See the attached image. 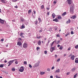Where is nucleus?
<instances>
[{
  "mask_svg": "<svg viewBox=\"0 0 78 78\" xmlns=\"http://www.w3.org/2000/svg\"><path fill=\"white\" fill-rule=\"evenodd\" d=\"M74 9V4H72L70 5V13L72 14H73V9Z\"/></svg>",
  "mask_w": 78,
  "mask_h": 78,
  "instance_id": "f257e3e1",
  "label": "nucleus"
},
{
  "mask_svg": "<svg viewBox=\"0 0 78 78\" xmlns=\"http://www.w3.org/2000/svg\"><path fill=\"white\" fill-rule=\"evenodd\" d=\"M18 42H17V45H19V46H20L22 45V38H18Z\"/></svg>",
  "mask_w": 78,
  "mask_h": 78,
  "instance_id": "f03ea898",
  "label": "nucleus"
},
{
  "mask_svg": "<svg viewBox=\"0 0 78 78\" xmlns=\"http://www.w3.org/2000/svg\"><path fill=\"white\" fill-rule=\"evenodd\" d=\"M14 61H15V60H13L9 61V62H8L9 64L8 65V66H10L12 64V63H13V62H14Z\"/></svg>",
  "mask_w": 78,
  "mask_h": 78,
  "instance_id": "7ed1b4c3",
  "label": "nucleus"
},
{
  "mask_svg": "<svg viewBox=\"0 0 78 78\" xmlns=\"http://www.w3.org/2000/svg\"><path fill=\"white\" fill-rule=\"evenodd\" d=\"M24 70V68H23V66H22L21 68H20V69H19V71H20L21 72H23Z\"/></svg>",
  "mask_w": 78,
  "mask_h": 78,
  "instance_id": "20e7f679",
  "label": "nucleus"
},
{
  "mask_svg": "<svg viewBox=\"0 0 78 78\" xmlns=\"http://www.w3.org/2000/svg\"><path fill=\"white\" fill-rule=\"evenodd\" d=\"M55 50V46H54L53 47H51L50 49V51L51 52H53V51H54V50Z\"/></svg>",
  "mask_w": 78,
  "mask_h": 78,
  "instance_id": "39448f33",
  "label": "nucleus"
},
{
  "mask_svg": "<svg viewBox=\"0 0 78 78\" xmlns=\"http://www.w3.org/2000/svg\"><path fill=\"white\" fill-rule=\"evenodd\" d=\"M39 65V62H37L36 63L34 66V67H38Z\"/></svg>",
  "mask_w": 78,
  "mask_h": 78,
  "instance_id": "423d86ee",
  "label": "nucleus"
},
{
  "mask_svg": "<svg viewBox=\"0 0 78 78\" xmlns=\"http://www.w3.org/2000/svg\"><path fill=\"white\" fill-rule=\"evenodd\" d=\"M28 46V44L26 43H24L23 44V48H27Z\"/></svg>",
  "mask_w": 78,
  "mask_h": 78,
  "instance_id": "0eeeda50",
  "label": "nucleus"
},
{
  "mask_svg": "<svg viewBox=\"0 0 78 78\" xmlns=\"http://www.w3.org/2000/svg\"><path fill=\"white\" fill-rule=\"evenodd\" d=\"M67 2L68 5H71L72 4V0H67Z\"/></svg>",
  "mask_w": 78,
  "mask_h": 78,
  "instance_id": "6e6552de",
  "label": "nucleus"
},
{
  "mask_svg": "<svg viewBox=\"0 0 78 78\" xmlns=\"http://www.w3.org/2000/svg\"><path fill=\"white\" fill-rule=\"evenodd\" d=\"M53 21L54 22H59V20L57 19V18H55V19L53 20Z\"/></svg>",
  "mask_w": 78,
  "mask_h": 78,
  "instance_id": "1a4fd4ad",
  "label": "nucleus"
},
{
  "mask_svg": "<svg viewBox=\"0 0 78 78\" xmlns=\"http://www.w3.org/2000/svg\"><path fill=\"white\" fill-rule=\"evenodd\" d=\"M75 55H72V56H71V59H72V60H74V59H75Z\"/></svg>",
  "mask_w": 78,
  "mask_h": 78,
  "instance_id": "9d476101",
  "label": "nucleus"
},
{
  "mask_svg": "<svg viewBox=\"0 0 78 78\" xmlns=\"http://www.w3.org/2000/svg\"><path fill=\"white\" fill-rule=\"evenodd\" d=\"M66 14H67V12H65L63 14H62V16H66Z\"/></svg>",
  "mask_w": 78,
  "mask_h": 78,
  "instance_id": "9b49d317",
  "label": "nucleus"
},
{
  "mask_svg": "<svg viewBox=\"0 0 78 78\" xmlns=\"http://www.w3.org/2000/svg\"><path fill=\"white\" fill-rule=\"evenodd\" d=\"M0 22L1 23H4V20L0 18Z\"/></svg>",
  "mask_w": 78,
  "mask_h": 78,
  "instance_id": "f8f14e48",
  "label": "nucleus"
},
{
  "mask_svg": "<svg viewBox=\"0 0 78 78\" xmlns=\"http://www.w3.org/2000/svg\"><path fill=\"white\" fill-rule=\"evenodd\" d=\"M23 34H24L22 33H20V36L21 37H24V36H23Z\"/></svg>",
  "mask_w": 78,
  "mask_h": 78,
  "instance_id": "ddd939ff",
  "label": "nucleus"
},
{
  "mask_svg": "<svg viewBox=\"0 0 78 78\" xmlns=\"http://www.w3.org/2000/svg\"><path fill=\"white\" fill-rule=\"evenodd\" d=\"M52 16L53 19H55V17H56L55 14V13H53L52 14Z\"/></svg>",
  "mask_w": 78,
  "mask_h": 78,
  "instance_id": "4468645a",
  "label": "nucleus"
},
{
  "mask_svg": "<svg viewBox=\"0 0 78 78\" xmlns=\"http://www.w3.org/2000/svg\"><path fill=\"white\" fill-rule=\"evenodd\" d=\"M75 63H78V58H76L75 60Z\"/></svg>",
  "mask_w": 78,
  "mask_h": 78,
  "instance_id": "2eb2a0df",
  "label": "nucleus"
},
{
  "mask_svg": "<svg viewBox=\"0 0 78 78\" xmlns=\"http://www.w3.org/2000/svg\"><path fill=\"white\" fill-rule=\"evenodd\" d=\"M71 21L70 20H68L67 21L66 23H67V24H68V23H70Z\"/></svg>",
  "mask_w": 78,
  "mask_h": 78,
  "instance_id": "dca6fc26",
  "label": "nucleus"
},
{
  "mask_svg": "<svg viewBox=\"0 0 78 78\" xmlns=\"http://www.w3.org/2000/svg\"><path fill=\"white\" fill-rule=\"evenodd\" d=\"M57 19L58 20H61V19H62V17L61 16H58L57 17Z\"/></svg>",
  "mask_w": 78,
  "mask_h": 78,
  "instance_id": "f3484780",
  "label": "nucleus"
},
{
  "mask_svg": "<svg viewBox=\"0 0 78 78\" xmlns=\"http://www.w3.org/2000/svg\"><path fill=\"white\" fill-rule=\"evenodd\" d=\"M37 44L38 45H41V41H38Z\"/></svg>",
  "mask_w": 78,
  "mask_h": 78,
  "instance_id": "a211bd4d",
  "label": "nucleus"
},
{
  "mask_svg": "<svg viewBox=\"0 0 78 78\" xmlns=\"http://www.w3.org/2000/svg\"><path fill=\"white\" fill-rule=\"evenodd\" d=\"M55 42V41H54L53 42H52L51 43V47H53V45L54 43Z\"/></svg>",
  "mask_w": 78,
  "mask_h": 78,
  "instance_id": "6ab92c4d",
  "label": "nucleus"
},
{
  "mask_svg": "<svg viewBox=\"0 0 78 78\" xmlns=\"http://www.w3.org/2000/svg\"><path fill=\"white\" fill-rule=\"evenodd\" d=\"M25 26H24V25L23 24V25L21 26V29H23L24 28H25Z\"/></svg>",
  "mask_w": 78,
  "mask_h": 78,
  "instance_id": "aec40b11",
  "label": "nucleus"
},
{
  "mask_svg": "<svg viewBox=\"0 0 78 78\" xmlns=\"http://www.w3.org/2000/svg\"><path fill=\"white\" fill-rule=\"evenodd\" d=\"M60 71V70L59 69H57V70H56L55 71V73H59V72Z\"/></svg>",
  "mask_w": 78,
  "mask_h": 78,
  "instance_id": "412c9836",
  "label": "nucleus"
},
{
  "mask_svg": "<svg viewBox=\"0 0 78 78\" xmlns=\"http://www.w3.org/2000/svg\"><path fill=\"white\" fill-rule=\"evenodd\" d=\"M76 17V16H74L71 17V19H74Z\"/></svg>",
  "mask_w": 78,
  "mask_h": 78,
  "instance_id": "4be33fe9",
  "label": "nucleus"
},
{
  "mask_svg": "<svg viewBox=\"0 0 78 78\" xmlns=\"http://www.w3.org/2000/svg\"><path fill=\"white\" fill-rule=\"evenodd\" d=\"M40 74L41 75H44V74H45V72H41L40 73Z\"/></svg>",
  "mask_w": 78,
  "mask_h": 78,
  "instance_id": "5701e85b",
  "label": "nucleus"
},
{
  "mask_svg": "<svg viewBox=\"0 0 78 78\" xmlns=\"http://www.w3.org/2000/svg\"><path fill=\"white\" fill-rule=\"evenodd\" d=\"M20 20L22 21V22H24V21H25V20H24V19L22 18H20Z\"/></svg>",
  "mask_w": 78,
  "mask_h": 78,
  "instance_id": "b1692460",
  "label": "nucleus"
},
{
  "mask_svg": "<svg viewBox=\"0 0 78 78\" xmlns=\"http://www.w3.org/2000/svg\"><path fill=\"white\" fill-rule=\"evenodd\" d=\"M75 70H76V68H74L72 69V72H74Z\"/></svg>",
  "mask_w": 78,
  "mask_h": 78,
  "instance_id": "393cba45",
  "label": "nucleus"
},
{
  "mask_svg": "<svg viewBox=\"0 0 78 78\" xmlns=\"http://www.w3.org/2000/svg\"><path fill=\"white\" fill-rule=\"evenodd\" d=\"M63 48V47H62V46H60V47L59 49V50H62Z\"/></svg>",
  "mask_w": 78,
  "mask_h": 78,
  "instance_id": "a878e982",
  "label": "nucleus"
},
{
  "mask_svg": "<svg viewBox=\"0 0 78 78\" xmlns=\"http://www.w3.org/2000/svg\"><path fill=\"white\" fill-rule=\"evenodd\" d=\"M77 75H78V74L76 73L75 75H74V78H76V76H77Z\"/></svg>",
  "mask_w": 78,
  "mask_h": 78,
  "instance_id": "bb28decb",
  "label": "nucleus"
},
{
  "mask_svg": "<svg viewBox=\"0 0 78 78\" xmlns=\"http://www.w3.org/2000/svg\"><path fill=\"white\" fill-rule=\"evenodd\" d=\"M41 9H44V5H41Z\"/></svg>",
  "mask_w": 78,
  "mask_h": 78,
  "instance_id": "cd10ccee",
  "label": "nucleus"
},
{
  "mask_svg": "<svg viewBox=\"0 0 78 78\" xmlns=\"http://www.w3.org/2000/svg\"><path fill=\"white\" fill-rule=\"evenodd\" d=\"M3 66H4V64H1L0 65V67H1L2 68V67H3Z\"/></svg>",
  "mask_w": 78,
  "mask_h": 78,
  "instance_id": "c85d7f7f",
  "label": "nucleus"
},
{
  "mask_svg": "<svg viewBox=\"0 0 78 78\" xmlns=\"http://www.w3.org/2000/svg\"><path fill=\"white\" fill-rule=\"evenodd\" d=\"M15 63L16 64H18V62H17V60H16L15 62Z\"/></svg>",
  "mask_w": 78,
  "mask_h": 78,
  "instance_id": "c756f323",
  "label": "nucleus"
},
{
  "mask_svg": "<svg viewBox=\"0 0 78 78\" xmlns=\"http://www.w3.org/2000/svg\"><path fill=\"white\" fill-rule=\"evenodd\" d=\"M75 48H78V45H76L75 47Z\"/></svg>",
  "mask_w": 78,
  "mask_h": 78,
  "instance_id": "7c9ffc66",
  "label": "nucleus"
},
{
  "mask_svg": "<svg viewBox=\"0 0 78 78\" xmlns=\"http://www.w3.org/2000/svg\"><path fill=\"white\" fill-rule=\"evenodd\" d=\"M1 2H2V3H4L5 2V0H1Z\"/></svg>",
  "mask_w": 78,
  "mask_h": 78,
  "instance_id": "2f4dec72",
  "label": "nucleus"
},
{
  "mask_svg": "<svg viewBox=\"0 0 78 78\" xmlns=\"http://www.w3.org/2000/svg\"><path fill=\"white\" fill-rule=\"evenodd\" d=\"M23 63H24V64H25V65L27 64V62L26 61H24L23 62Z\"/></svg>",
  "mask_w": 78,
  "mask_h": 78,
  "instance_id": "473e14b6",
  "label": "nucleus"
},
{
  "mask_svg": "<svg viewBox=\"0 0 78 78\" xmlns=\"http://www.w3.org/2000/svg\"><path fill=\"white\" fill-rule=\"evenodd\" d=\"M30 12H31V10H29L28 11V13L30 14Z\"/></svg>",
  "mask_w": 78,
  "mask_h": 78,
  "instance_id": "72a5a7b5",
  "label": "nucleus"
},
{
  "mask_svg": "<svg viewBox=\"0 0 78 78\" xmlns=\"http://www.w3.org/2000/svg\"><path fill=\"white\" fill-rule=\"evenodd\" d=\"M29 66L30 68H32V66H31V65L29 64Z\"/></svg>",
  "mask_w": 78,
  "mask_h": 78,
  "instance_id": "f704fd0d",
  "label": "nucleus"
},
{
  "mask_svg": "<svg viewBox=\"0 0 78 78\" xmlns=\"http://www.w3.org/2000/svg\"><path fill=\"white\" fill-rule=\"evenodd\" d=\"M17 1V0H12V2H16Z\"/></svg>",
  "mask_w": 78,
  "mask_h": 78,
  "instance_id": "c9c22d12",
  "label": "nucleus"
},
{
  "mask_svg": "<svg viewBox=\"0 0 78 78\" xmlns=\"http://www.w3.org/2000/svg\"><path fill=\"white\" fill-rule=\"evenodd\" d=\"M60 58H58V59L57 60V62H59V61H60Z\"/></svg>",
  "mask_w": 78,
  "mask_h": 78,
  "instance_id": "e433bc0d",
  "label": "nucleus"
},
{
  "mask_svg": "<svg viewBox=\"0 0 78 78\" xmlns=\"http://www.w3.org/2000/svg\"><path fill=\"white\" fill-rule=\"evenodd\" d=\"M60 43V41H57V44H59Z\"/></svg>",
  "mask_w": 78,
  "mask_h": 78,
  "instance_id": "4c0bfd02",
  "label": "nucleus"
},
{
  "mask_svg": "<svg viewBox=\"0 0 78 78\" xmlns=\"http://www.w3.org/2000/svg\"><path fill=\"white\" fill-rule=\"evenodd\" d=\"M41 36H40L39 37H37V39H40L41 38Z\"/></svg>",
  "mask_w": 78,
  "mask_h": 78,
  "instance_id": "58836bf2",
  "label": "nucleus"
},
{
  "mask_svg": "<svg viewBox=\"0 0 78 78\" xmlns=\"http://www.w3.org/2000/svg\"><path fill=\"white\" fill-rule=\"evenodd\" d=\"M69 34V33H67L65 35V37H67V36H68V35Z\"/></svg>",
  "mask_w": 78,
  "mask_h": 78,
  "instance_id": "ea45409f",
  "label": "nucleus"
},
{
  "mask_svg": "<svg viewBox=\"0 0 78 78\" xmlns=\"http://www.w3.org/2000/svg\"><path fill=\"white\" fill-rule=\"evenodd\" d=\"M40 49V48H39V47H37V51H38V50H39V49Z\"/></svg>",
  "mask_w": 78,
  "mask_h": 78,
  "instance_id": "a19ab883",
  "label": "nucleus"
},
{
  "mask_svg": "<svg viewBox=\"0 0 78 78\" xmlns=\"http://www.w3.org/2000/svg\"><path fill=\"white\" fill-rule=\"evenodd\" d=\"M38 20H39V22H41V18H38Z\"/></svg>",
  "mask_w": 78,
  "mask_h": 78,
  "instance_id": "79ce46f5",
  "label": "nucleus"
},
{
  "mask_svg": "<svg viewBox=\"0 0 78 78\" xmlns=\"http://www.w3.org/2000/svg\"><path fill=\"white\" fill-rule=\"evenodd\" d=\"M47 70V71H48V72H50V69L49 68H48Z\"/></svg>",
  "mask_w": 78,
  "mask_h": 78,
  "instance_id": "37998d69",
  "label": "nucleus"
},
{
  "mask_svg": "<svg viewBox=\"0 0 78 78\" xmlns=\"http://www.w3.org/2000/svg\"><path fill=\"white\" fill-rule=\"evenodd\" d=\"M55 31H56V30H57V29L58 28V27H55Z\"/></svg>",
  "mask_w": 78,
  "mask_h": 78,
  "instance_id": "c03bdc74",
  "label": "nucleus"
},
{
  "mask_svg": "<svg viewBox=\"0 0 78 78\" xmlns=\"http://www.w3.org/2000/svg\"><path fill=\"white\" fill-rule=\"evenodd\" d=\"M47 14L48 15V16H49V15H50V12H48Z\"/></svg>",
  "mask_w": 78,
  "mask_h": 78,
  "instance_id": "a18cd8bd",
  "label": "nucleus"
},
{
  "mask_svg": "<svg viewBox=\"0 0 78 78\" xmlns=\"http://www.w3.org/2000/svg\"><path fill=\"white\" fill-rule=\"evenodd\" d=\"M56 78H61L60 77H58L57 75H56L55 76Z\"/></svg>",
  "mask_w": 78,
  "mask_h": 78,
  "instance_id": "49530a36",
  "label": "nucleus"
},
{
  "mask_svg": "<svg viewBox=\"0 0 78 78\" xmlns=\"http://www.w3.org/2000/svg\"><path fill=\"white\" fill-rule=\"evenodd\" d=\"M70 74V72H68L66 73V75H69Z\"/></svg>",
  "mask_w": 78,
  "mask_h": 78,
  "instance_id": "de8ad7c7",
  "label": "nucleus"
},
{
  "mask_svg": "<svg viewBox=\"0 0 78 78\" xmlns=\"http://www.w3.org/2000/svg\"><path fill=\"white\" fill-rule=\"evenodd\" d=\"M71 34H73V32L72 31L71 32Z\"/></svg>",
  "mask_w": 78,
  "mask_h": 78,
  "instance_id": "09e8293b",
  "label": "nucleus"
},
{
  "mask_svg": "<svg viewBox=\"0 0 78 78\" xmlns=\"http://www.w3.org/2000/svg\"><path fill=\"white\" fill-rule=\"evenodd\" d=\"M12 71H15V69L12 68Z\"/></svg>",
  "mask_w": 78,
  "mask_h": 78,
  "instance_id": "8fccbe9b",
  "label": "nucleus"
},
{
  "mask_svg": "<svg viewBox=\"0 0 78 78\" xmlns=\"http://www.w3.org/2000/svg\"><path fill=\"white\" fill-rule=\"evenodd\" d=\"M44 54H47V51H44Z\"/></svg>",
  "mask_w": 78,
  "mask_h": 78,
  "instance_id": "3c124183",
  "label": "nucleus"
},
{
  "mask_svg": "<svg viewBox=\"0 0 78 78\" xmlns=\"http://www.w3.org/2000/svg\"><path fill=\"white\" fill-rule=\"evenodd\" d=\"M55 69V67L54 66H53L52 68H51V69H52V70H53V69Z\"/></svg>",
  "mask_w": 78,
  "mask_h": 78,
  "instance_id": "603ef678",
  "label": "nucleus"
},
{
  "mask_svg": "<svg viewBox=\"0 0 78 78\" xmlns=\"http://www.w3.org/2000/svg\"><path fill=\"white\" fill-rule=\"evenodd\" d=\"M3 41H4V40H3V39H2L1 40V41L2 42H3Z\"/></svg>",
  "mask_w": 78,
  "mask_h": 78,
  "instance_id": "864d4df0",
  "label": "nucleus"
},
{
  "mask_svg": "<svg viewBox=\"0 0 78 78\" xmlns=\"http://www.w3.org/2000/svg\"><path fill=\"white\" fill-rule=\"evenodd\" d=\"M33 12H34V14H36V11H33Z\"/></svg>",
  "mask_w": 78,
  "mask_h": 78,
  "instance_id": "5fc2aeb1",
  "label": "nucleus"
},
{
  "mask_svg": "<svg viewBox=\"0 0 78 78\" xmlns=\"http://www.w3.org/2000/svg\"><path fill=\"white\" fill-rule=\"evenodd\" d=\"M15 8H16V9L18 8V7H17V6H15Z\"/></svg>",
  "mask_w": 78,
  "mask_h": 78,
  "instance_id": "6e6d98bb",
  "label": "nucleus"
},
{
  "mask_svg": "<svg viewBox=\"0 0 78 78\" xmlns=\"http://www.w3.org/2000/svg\"><path fill=\"white\" fill-rule=\"evenodd\" d=\"M12 21L14 22H16V20H12Z\"/></svg>",
  "mask_w": 78,
  "mask_h": 78,
  "instance_id": "4d7b16f0",
  "label": "nucleus"
},
{
  "mask_svg": "<svg viewBox=\"0 0 78 78\" xmlns=\"http://www.w3.org/2000/svg\"><path fill=\"white\" fill-rule=\"evenodd\" d=\"M46 9H47V10H49V9L47 7L46 8Z\"/></svg>",
  "mask_w": 78,
  "mask_h": 78,
  "instance_id": "13d9d810",
  "label": "nucleus"
},
{
  "mask_svg": "<svg viewBox=\"0 0 78 78\" xmlns=\"http://www.w3.org/2000/svg\"><path fill=\"white\" fill-rule=\"evenodd\" d=\"M57 37H59V35L58 34L57 35Z\"/></svg>",
  "mask_w": 78,
  "mask_h": 78,
  "instance_id": "bf43d9fd",
  "label": "nucleus"
},
{
  "mask_svg": "<svg viewBox=\"0 0 78 78\" xmlns=\"http://www.w3.org/2000/svg\"><path fill=\"white\" fill-rule=\"evenodd\" d=\"M60 46V45L59 44H58L57 45V47H59Z\"/></svg>",
  "mask_w": 78,
  "mask_h": 78,
  "instance_id": "052dcab7",
  "label": "nucleus"
},
{
  "mask_svg": "<svg viewBox=\"0 0 78 78\" xmlns=\"http://www.w3.org/2000/svg\"><path fill=\"white\" fill-rule=\"evenodd\" d=\"M35 24H36V25H37V21L36 22Z\"/></svg>",
  "mask_w": 78,
  "mask_h": 78,
  "instance_id": "680f3d73",
  "label": "nucleus"
},
{
  "mask_svg": "<svg viewBox=\"0 0 78 78\" xmlns=\"http://www.w3.org/2000/svg\"><path fill=\"white\" fill-rule=\"evenodd\" d=\"M39 33H41L42 32V30H40L39 31Z\"/></svg>",
  "mask_w": 78,
  "mask_h": 78,
  "instance_id": "e2e57ef3",
  "label": "nucleus"
},
{
  "mask_svg": "<svg viewBox=\"0 0 78 78\" xmlns=\"http://www.w3.org/2000/svg\"><path fill=\"white\" fill-rule=\"evenodd\" d=\"M54 3H55V4H56V2L54 1Z\"/></svg>",
  "mask_w": 78,
  "mask_h": 78,
  "instance_id": "0e129e2a",
  "label": "nucleus"
},
{
  "mask_svg": "<svg viewBox=\"0 0 78 78\" xmlns=\"http://www.w3.org/2000/svg\"><path fill=\"white\" fill-rule=\"evenodd\" d=\"M55 57L56 58H57V55H55Z\"/></svg>",
  "mask_w": 78,
  "mask_h": 78,
  "instance_id": "69168bd1",
  "label": "nucleus"
},
{
  "mask_svg": "<svg viewBox=\"0 0 78 78\" xmlns=\"http://www.w3.org/2000/svg\"><path fill=\"white\" fill-rule=\"evenodd\" d=\"M51 78H53V76H51L50 77Z\"/></svg>",
  "mask_w": 78,
  "mask_h": 78,
  "instance_id": "338daca9",
  "label": "nucleus"
},
{
  "mask_svg": "<svg viewBox=\"0 0 78 78\" xmlns=\"http://www.w3.org/2000/svg\"><path fill=\"white\" fill-rule=\"evenodd\" d=\"M60 40H61V41H62V38H60Z\"/></svg>",
  "mask_w": 78,
  "mask_h": 78,
  "instance_id": "774afa93",
  "label": "nucleus"
}]
</instances>
